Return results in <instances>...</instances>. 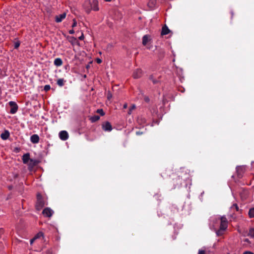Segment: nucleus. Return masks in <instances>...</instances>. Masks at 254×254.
Here are the masks:
<instances>
[{
    "label": "nucleus",
    "mask_w": 254,
    "mask_h": 254,
    "mask_svg": "<svg viewBox=\"0 0 254 254\" xmlns=\"http://www.w3.org/2000/svg\"><path fill=\"white\" fill-rule=\"evenodd\" d=\"M36 202L35 204V209L37 211H40L46 204L44 198L39 192L37 193L36 195Z\"/></svg>",
    "instance_id": "obj_1"
},
{
    "label": "nucleus",
    "mask_w": 254,
    "mask_h": 254,
    "mask_svg": "<svg viewBox=\"0 0 254 254\" xmlns=\"http://www.w3.org/2000/svg\"><path fill=\"white\" fill-rule=\"evenodd\" d=\"M33 104H34V109H35L34 112V115H33V117H34L37 119H39L40 117L43 118V116L41 114L42 109L41 105L37 101L33 102Z\"/></svg>",
    "instance_id": "obj_2"
},
{
    "label": "nucleus",
    "mask_w": 254,
    "mask_h": 254,
    "mask_svg": "<svg viewBox=\"0 0 254 254\" xmlns=\"http://www.w3.org/2000/svg\"><path fill=\"white\" fill-rule=\"evenodd\" d=\"M220 219L221 223L220 225V229L216 232L217 235H220V232L221 231L225 230L227 228L228 226V221L227 218L225 217L222 216L221 217Z\"/></svg>",
    "instance_id": "obj_3"
},
{
    "label": "nucleus",
    "mask_w": 254,
    "mask_h": 254,
    "mask_svg": "<svg viewBox=\"0 0 254 254\" xmlns=\"http://www.w3.org/2000/svg\"><path fill=\"white\" fill-rule=\"evenodd\" d=\"M87 4L90 5L91 10H93L94 11L99 10L98 2L97 0H93L92 1H90V0H87Z\"/></svg>",
    "instance_id": "obj_4"
},
{
    "label": "nucleus",
    "mask_w": 254,
    "mask_h": 254,
    "mask_svg": "<svg viewBox=\"0 0 254 254\" xmlns=\"http://www.w3.org/2000/svg\"><path fill=\"white\" fill-rule=\"evenodd\" d=\"M53 213V210L50 207H46L42 211L43 215L46 217H51Z\"/></svg>",
    "instance_id": "obj_5"
},
{
    "label": "nucleus",
    "mask_w": 254,
    "mask_h": 254,
    "mask_svg": "<svg viewBox=\"0 0 254 254\" xmlns=\"http://www.w3.org/2000/svg\"><path fill=\"white\" fill-rule=\"evenodd\" d=\"M103 129L105 131H111L112 130V127L110 123L106 122L102 125Z\"/></svg>",
    "instance_id": "obj_6"
},
{
    "label": "nucleus",
    "mask_w": 254,
    "mask_h": 254,
    "mask_svg": "<svg viewBox=\"0 0 254 254\" xmlns=\"http://www.w3.org/2000/svg\"><path fill=\"white\" fill-rule=\"evenodd\" d=\"M9 106L11 107V109L10 111V113L11 114H14L15 113L18 109V106L15 102L13 101H10L9 103Z\"/></svg>",
    "instance_id": "obj_7"
},
{
    "label": "nucleus",
    "mask_w": 254,
    "mask_h": 254,
    "mask_svg": "<svg viewBox=\"0 0 254 254\" xmlns=\"http://www.w3.org/2000/svg\"><path fill=\"white\" fill-rule=\"evenodd\" d=\"M59 137L62 140L65 141L68 138V134L65 130H62L59 133Z\"/></svg>",
    "instance_id": "obj_8"
},
{
    "label": "nucleus",
    "mask_w": 254,
    "mask_h": 254,
    "mask_svg": "<svg viewBox=\"0 0 254 254\" xmlns=\"http://www.w3.org/2000/svg\"><path fill=\"white\" fill-rule=\"evenodd\" d=\"M142 75V71L140 68H137L134 71L132 76L134 78H139Z\"/></svg>",
    "instance_id": "obj_9"
},
{
    "label": "nucleus",
    "mask_w": 254,
    "mask_h": 254,
    "mask_svg": "<svg viewBox=\"0 0 254 254\" xmlns=\"http://www.w3.org/2000/svg\"><path fill=\"white\" fill-rule=\"evenodd\" d=\"M44 239V233L42 232H39L34 237H33V243L36 240L42 241Z\"/></svg>",
    "instance_id": "obj_10"
},
{
    "label": "nucleus",
    "mask_w": 254,
    "mask_h": 254,
    "mask_svg": "<svg viewBox=\"0 0 254 254\" xmlns=\"http://www.w3.org/2000/svg\"><path fill=\"white\" fill-rule=\"evenodd\" d=\"M65 17L66 13L64 12L61 14L56 16L55 21L58 23L61 22L65 18Z\"/></svg>",
    "instance_id": "obj_11"
},
{
    "label": "nucleus",
    "mask_w": 254,
    "mask_h": 254,
    "mask_svg": "<svg viewBox=\"0 0 254 254\" xmlns=\"http://www.w3.org/2000/svg\"><path fill=\"white\" fill-rule=\"evenodd\" d=\"M30 155L29 153H26L23 155L22 161L24 164H27L29 160L32 161V159H30Z\"/></svg>",
    "instance_id": "obj_12"
},
{
    "label": "nucleus",
    "mask_w": 254,
    "mask_h": 254,
    "mask_svg": "<svg viewBox=\"0 0 254 254\" xmlns=\"http://www.w3.org/2000/svg\"><path fill=\"white\" fill-rule=\"evenodd\" d=\"M67 38L68 39V41L72 45H78L79 44L78 41H77V39L74 37H70L68 36L67 37Z\"/></svg>",
    "instance_id": "obj_13"
},
{
    "label": "nucleus",
    "mask_w": 254,
    "mask_h": 254,
    "mask_svg": "<svg viewBox=\"0 0 254 254\" xmlns=\"http://www.w3.org/2000/svg\"><path fill=\"white\" fill-rule=\"evenodd\" d=\"M170 32V29L168 27L165 25L163 26L162 28L161 35H166L168 34Z\"/></svg>",
    "instance_id": "obj_14"
},
{
    "label": "nucleus",
    "mask_w": 254,
    "mask_h": 254,
    "mask_svg": "<svg viewBox=\"0 0 254 254\" xmlns=\"http://www.w3.org/2000/svg\"><path fill=\"white\" fill-rule=\"evenodd\" d=\"M9 135V131L7 130H5L4 132L1 134L0 137L3 140H6L8 138Z\"/></svg>",
    "instance_id": "obj_15"
},
{
    "label": "nucleus",
    "mask_w": 254,
    "mask_h": 254,
    "mask_svg": "<svg viewBox=\"0 0 254 254\" xmlns=\"http://www.w3.org/2000/svg\"><path fill=\"white\" fill-rule=\"evenodd\" d=\"M165 53V51L163 49L159 48L158 49V57L159 60H161L163 58Z\"/></svg>",
    "instance_id": "obj_16"
},
{
    "label": "nucleus",
    "mask_w": 254,
    "mask_h": 254,
    "mask_svg": "<svg viewBox=\"0 0 254 254\" xmlns=\"http://www.w3.org/2000/svg\"><path fill=\"white\" fill-rule=\"evenodd\" d=\"M54 63L56 66H60L63 64V62L61 58H58L55 59Z\"/></svg>",
    "instance_id": "obj_17"
},
{
    "label": "nucleus",
    "mask_w": 254,
    "mask_h": 254,
    "mask_svg": "<svg viewBox=\"0 0 254 254\" xmlns=\"http://www.w3.org/2000/svg\"><path fill=\"white\" fill-rule=\"evenodd\" d=\"M84 8L85 10V11L87 13L89 14L91 10V7L90 6V5H88V4H87V1H86L84 4Z\"/></svg>",
    "instance_id": "obj_18"
},
{
    "label": "nucleus",
    "mask_w": 254,
    "mask_h": 254,
    "mask_svg": "<svg viewBox=\"0 0 254 254\" xmlns=\"http://www.w3.org/2000/svg\"><path fill=\"white\" fill-rule=\"evenodd\" d=\"M156 0H149V1L148 2V6L150 8H153L156 5Z\"/></svg>",
    "instance_id": "obj_19"
},
{
    "label": "nucleus",
    "mask_w": 254,
    "mask_h": 254,
    "mask_svg": "<svg viewBox=\"0 0 254 254\" xmlns=\"http://www.w3.org/2000/svg\"><path fill=\"white\" fill-rule=\"evenodd\" d=\"M149 41V36L148 35H145L142 38V44L144 46H146L147 43Z\"/></svg>",
    "instance_id": "obj_20"
},
{
    "label": "nucleus",
    "mask_w": 254,
    "mask_h": 254,
    "mask_svg": "<svg viewBox=\"0 0 254 254\" xmlns=\"http://www.w3.org/2000/svg\"><path fill=\"white\" fill-rule=\"evenodd\" d=\"M65 82L66 81L63 78H60L57 80V83L60 87H62L64 85Z\"/></svg>",
    "instance_id": "obj_21"
},
{
    "label": "nucleus",
    "mask_w": 254,
    "mask_h": 254,
    "mask_svg": "<svg viewBox=\"0 0 254 254\" xmlns=\"http://www.w3.org/2000/svg\"><path fill=\"white\" fill-rule=\"evenodd\" d=\"M100 119V116L98 115H94L90 118V120L92 123H95Z\"/></svg>",
    "instance_id": "obj_22"
},
{
    "label": "nucleus",
    "mask_w": 254,
    "mask_h": 254,
    "mask_svg": "<svg viewBox=\"0 0 254 254\" xmlns=\"http://www.w3.org/2000/svg\"><path fill=\"white\" fill-rule=\"evenodd\" d=\"M39 136L36 134H33V143H37L39 141Z\"/></svg>",
    "instance_id": "obj_23"
},
{
    "label": "nucleus",
    "mask_w": 254,
    "mask_h": 254,
    "mask_svg": "<svg viewBox=\"0 0 254 254\" xmlns=\"http://www.w3.org/2000/svg\"><path fill=\"white\" fill-rule=\"evenodd\" d=\"M248 214L250 218L254 217V207L250 209Z\"/></svg>",
    "instance_id": "obj_24"
},
{
    "label": "nucleus",
    "mask_w": 254,
    "mask_h": 254,
    "mask_svg": "<svg viewBox=\"0 0 254 254\" xmlns=\"http://www.w3.org/2000/svg\"><path fill=\"white\" fill-rule=\"evenodd\" d=\"M135 108H136V107L134 104L132 105L128 111V115L131 114L132 110H134L135 109Z\"/></svg>",
    "instance_id": "obj_25"
},
{
    "label": "nucleus",
    "mask_w": 254,
    "mask_h": 254,
    "mask_svg": "<svg viewBox=\"0 0 254 254\" xmlns=\"http://www.w3.org/2000/svg\"><path fill=\"white\" fill-rule=\"evenodd\" d=\"M248 235H249V236H250L251 237L254 238V228H251L249 230Z\"/></svg>",
    "instance_id": "obj_26"
},
{
    "label": "nucleus",
    "mask_w": 254,
    "mask_h": 254,
    "mask_svg": "<svg viewBox=\"0 0 254 254\" xmlns=\"http://www.w3.org/2000/svg\"><path fill=\"white\" fill-rule=\"evenodd\" d=\"M149 79L152 81L154 84H156L158 82V80L155 79L153 77V75H150L149 77Z\"/></svg>",
    "instance_id": "obj_27"
},
{
    "label": "nucleus",
    "mask_w": 254,
    "mask_h": 254,
    "mask_svg": "<svg viewBox=\"0 0 254 254\" xmlns=\"http://www.w3.org/2000/svg\"><path fill=\"white\" fill-rule=\"evenodd\" d=\"M232 209H235L237 211H239V207L236 203H234L233 204V205L231 206Z\"/></svg>",
    "instance_id": "obj_28"
},
{
    "label": "nucleus",
    "mask_w": 254,
    "mask_h": 254,
    "mask_svg": "<svg viewBox=\"0 0 254 254\" xmlns=\"http://www.w3.org/2000/svg\"><path fill=\"white\" fill-rule=\"evenodd\" d=\"M96 112L98 114H100L101 116H104L105 115V113L103 109H99L97 110Z\"/></svg>",
    "instance_id": "obj_29"
},
{
    "label": "nucleus",
    "mask_w": 254,
    "mask_h": 254,
    "mask_svg": "<svg viewBox=\"0 0 254 254\" xmlns=\"http://www.w3.org/2000/svg\"><path fill=\"white\" fill-rule=\"evenodd\" d=\"M50 88H51V87H50V85H46L44 86V89L45 91H48L50 89Z\"/></svg>",
    "instance_id": "obj_30"
},
{
    "label": "nucleus",
    "mask_w": 254,
    "mask_h": 254,
    "mask_svg": "<svg viewBox=\"0 0 254 254\" xmlns=\"http://www.w3.org/2000/svg\"><path fill=\"white\" fill-rule=\"evenodd\" d=\"M20 46V42L19 41H17L14 43V48L17 49Z\"/></svg>",
    "instance_id": "obj_31"
},
{
    "label": "nucleus",
    "mask_w": 254,
    "mask_h": 254,
    "mask_svg": "<svg viewBox=\"0 0 254 254\" xmlns=\"http://www.w3.org/2000/svg\"><path fill=\"white\" fill-rule=\"evenodd\" d=\"M20 148L18 147H15L14 149V151L16 153L19 152L20 151Z\"/></svg>",
    "instance_id": "obj_32"
},
{
    "label": "nucleus",
    "mask_w": 254,
    "mask_h": 254,
    "mask_svg": "<svg viewBox=\"0 0 254 254\" xmlns=\"http://www.w3.org/2000/svg\"><path fill=\"white\" fill-rule=\"evenodd\" d=\"M77 25V23H76V21L75 20V19H73V23L72 24V27L73 28L74 27H75Z\"/></svg>",
    "instance_id": "obj_33"
},
{
    "label": "nucleus",
    "mask_w": 254,
    "mask_h": 254,
    "mask_svg": "<svg viewBox=\"0 0 254 254\" xmlns=\"http://www.w3.org/2000/svg\"><path fill=\"white\" fill-rule=\"evenodd\" d=\"M198 254H205V252L204 250H199L198 251Z\"/></svg>",
    "instance_id": "obj_34"
},
{
    "label": "nucleus",
    "mask_w": 254,
    "mask_h": 254,
    "mask_svg": "<svg viewBox=\"0 0 254 254\" xmlns=\"http://www.w3.org/2000/svg\"><path fill=\"white\" fill-rule=\"evenodd\" d=\"M243 254H254L253 252L250 251H246Z\"/></svg>",
    "instance_id": "obj_35"
},
{
    "label": "nucleus",
    "mask_w": 254,
    "mask_h": 254,
    "mask_svg": "<svg viewBox=\"0 0 254 254\" xmlns=\"http://www.w3.org/2000/svg\"><path fill=\"white\" fill-rule=\"evenodd\" d=\"M144 99L146 102H148L149 101V98L148 97L145 96Z\"/></svg>",
    "instance_id": "obj_36"
},
{
    "label": "nucleus",
    "mask_w": 254,
    "mask_h": 254,
    "mask_svg": "<svg viewBox=\"0 0 254 254\" xmlns=\"http://www.w3.org/2000/svg\"><path fill=\"white\" fill-rule=\"evenodd\" d=\"M84 35L83 34L78 38L79 40H83L84 39Z\"/></svg>",
    "instance_id": "obj_37"
},
{
    "label": "nucleus",
    "mask_w": 254,
    "mask_h": 254,
    "mask_svg": "<svg viewBox=\"0 0 254 254\" xmlns=\"http://www.w3.org/2000/svg\"><path fill=\"white\" fill-rule=\"evenodd\" d=\"M96 62L98 64H101L102 63V60L100 59H97Z\"/></svg>",
    "instance_id": "obj_38"
},
{
    "label": "nucleus",
    "mask_w": 254,
    "mask_h": 254,
    "mask_svg": "<svg viewBox=\"0 0 254 254\" xmlns=\"http://www.w3.org/2000/svg\"><path fill=\"white\" fill-rule=\"evenodd\" d=\"M69 34H74V30H73V29L70 30L69 31Z\"/></svg>",
    "instance_id": "obj_39"
},
{
    "label": "nucleus",
    "mask_w": 254,
    "mask_h": 254,
    "mask_svg": "<svg viewBox=\"0 0 254 254\" xmlns=\"http://www.w3.org/2000/svg\"><path fill=\"white\" fill-rule=\"evenodd\" d=\"M142 134V132H141L140 131H137L136 132V135H140V134Z\"/></svg>",
    "instance_id": "obj_40"
},
{
    "label": "nucleus",
    "mask_w": 254,
    "mask_h": 254,
    "mask_svg": "<svg viewBox=\"0 0 254 254\" xmlns=\"http://www.w3.org/2000/svg\"><path fill=\"white\" fill-rule=\"evenodd\" d=\"M111 97H112L111 94L109 93L108 94V99H109Z\"/></svg>",
    "instance_id": "obj_41"
},
{
    "label": "nucleus",
    "mask_w": 254,
    "mask_h": 254,
    "mask_svg": "<svg viewBox=\"0 0 254 254\" xmlns=\"http://www.w3.org/2000/svg\"><path fill=\"white\" fill-rule=\"evenodd\" d=\"M28 169H29L30 171H32V166L29 165V166H28Z\"/></svg>",
    "instance_id": "obj_42"
},
{
    "label": "nucleus",
    "mask_w": 254,
    "mask_h": 254,
    "mask_svg": "<svg viewBox=\"0 0 254 254\" xmlns=\"http://www.w3.org/2000/svg\"><path fill=\"white\" fill-rule=\"evenodd\" d=\"M127 107V104H125L124 105L123 108H124V109H126Z\"/></svg>",
    "instance_id": "obj_43"
},
{
    "label": "nucleus",
    "mask_w": 254,
    "mask_h": 254,
    "mask_svg": "<svg viewBox=\"0 0 254 254\" xmlns=\"http://www.w3.org/2000/svg\"><path fill=\"white\" fill-rule=\"evenodd\" d=\"M244 242H247V243H249V242H250V241H249V239H245L244 240Z\"/></svg>",
    "instance_id": "obj_44"
},
{
    "label": "nucleus",
    "mask_w": 254,
    "mask_h": 254,
    "mask_svg": "<svg viewBox=\"0 0 254 254\" xmlns=\"http://www.w3.org/2000/svg\"><path fill=\"white\" fill-rule=\"evenodd\" d=\"M8 188L9 190H11L12 189V186H9L8 187Z\"/></svg>",
    "instance_id": "obj_45"
},
{
    "label": "nucleus",
    "mask_w": 254,
    "mask_h": 254,
    "mask_svg": "<svg viewBox=\"0 0 254 254\" xmlns=\"http://www.w3.org/2000/svg\"><path fill=\"white\" fill-rule=\"evenodd\" d=\"M32 164H33V165H35V164H36V161H34V160H33V163H32Z\"/></svg>",
    "instance_id": "obj_46"
},
{
    "label": "nucleus",
    "mask_w": 254,
    "mask_h": 254,
    "mask_svg": "<svg viewBox=\"0 0 254 254\" xmlns=\"http://www.w3.org/2000/svg\"><path fill=\"white\" fill-rule=\"evenodd\" d=\"M106 1H111L112 0H104Z\"/></svg>",
    "instance_id": "obj_47"
},
{
    "label": "nucleus",
    "mask_w": 254,
    "mask_h": 254,
    "mask_svg": "<svg viewBox=\"0 0 254 254\" xmlns=\"http://www.w3.org/2000/svg\"><path fill=\"white\" fill-rule=\"evenodd\" d=\"M30 244H32V239L30 240Z\"/></svg>",
    "instance_id": "obj_48"
},
{
    "label": "nucleus",
    "mask_w": 254,
    "mask_h": 254,
    "mask_svg": "<svg viewBox=\"0 0 254 254\" xmlns=\"http://www.w3.org/2000/svg\"><path fill=\"white\" fill-rule=\"evenodd\" d=\"M147 49H151V47H150V46H149V47H147Z\"/></svg>",
    "instance_id": "obj_49"
},
{
    "label": "nucleus",
    "mask_w": 254,
    "mask_h": 254,
    "mask_svg": "<svg viewBox=\"0 0 254 254\" xmlns=\"http://www.w3.org/2000/svg\"><path fill=\"white\" fill-rule=\"evenodd\" d=\"M233 14H234V13H233V12L232 11V12H231V15H232V16H233Z\"/></svg>",
    "instance_id": "obj_50"
},
{
    "label": "nucleus",
    "mask_w": 254,
    "mask_h": 254,
    "mask_svg": "<svg viewBox=\"0 0 254 254\" xmlns=\"http://www.w3.org/2000/svg\"><path fill=\"white\" fill-rule=\"evenodd\" d=\"M30 139H31V140L32 141V136H31V137H30Z\"/></svg>",
    "instance_id": "obj_51"
}]
</instances>
